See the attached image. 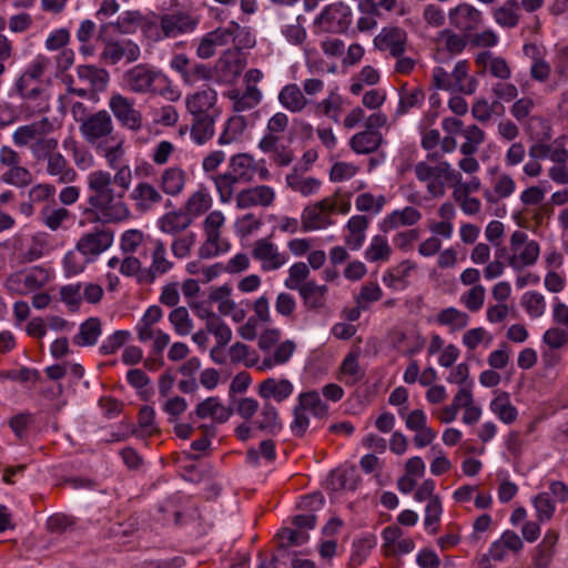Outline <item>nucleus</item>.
Listing matches in <instances>:
<instances>
[{"label": "nucleus", "mask_w": 568, "mask_h": 568, "mask_svg": "<svg viewBox=\"0 0 568 568\" xmlns=\"http://www.w3.org/2000/svg\"><path fill=\"white\" fill-rule=\"evenodd\" d=\"M417 180L426 184L427 193L432 197H442L446 193V186H454L453 197L460 205L469 196L460 186L462 174L448 162H438L429 165L426 162H418L414 166Z\"/></svg>", "instance_id": "1"}, {"label": "nucleus", "mask_w": 568, "mask_h": 568, "mask_svg": "<svg viewBox=\"0 0 568 568\" xmlns=\"http://www.w3.org/2000/svg\"><path fill=\"white\" fill-rule=\"evenodd\" d=\"M123 83L130 91L138 94H158L172 101L180 95L162 71L148 64H138L125 71Z\"/></svg>", "instance_id": "2"}, {"label": "nucleus", "mask_w": 568, "mask_h": 568, "mask_svg": "<svg viewBox=\"0 0 568 568\" xmlns=\"http://www.w3.org/2000/svg\"><path fill=\"white\" fill-rule=\"evenodd\" d=\"M245 41H240L232 49L224 51L222 57L217 60L214 67V75L217 82L224 84H232L239 78L241 72L246 65V60L242 53V48H252L255 45V41L252 38H243Z\"/></svg>", "instance_id": "3"}, {"label": "nucleus", "mask_w": 568, "mask_h": 568, "mask_svg": "<svg viewBox=\"0 0 568 568\" xmlns=\"http://www.w3.org/2000/svg\"><path fill=\"white\" fill-rule=\"evenodd\" d=\"M225 216L221 211H212L206 215L203 222L205 240L199 248L200 257L211 258L229 251L230 243L222 237Z\"/></svg>", "instance_id": "4"}, {"label": "nucleus", "mask_w": 568, "mask_h": 568, "mask_svg": "<svg viewBox=\"0 0 568 568\" xmlns=\"http://www.w3.org/2000/svg\"><path fill=\"white\" fill-rule=\"evenodd\" d=\"M539 122L545 131L541 135L534 136L535 142L529 146L528 154L532 160H544L549 158L552 162H561L568 158V150L564 143H559L556 140L554 143H549L551 139V129L547 124V121L541 116H532L529 120L527 131L530 130L532 122Z\"/></svg>", "instance_id": "5"}, {"label": "nucleus", "mask_w": 568, "mask_h": 568, "mask_svg": "<svg viewBox=\"0 0 568 568\" xmlns=\"http://www.w3.org/2000/svg\"><path fill=\"white\" fill-rule=\"evenodd\" d=\"M509 246L511 254L508 256L507 262L514 270L530 266L539 257V244L534 240L529 241L527 234L523 231H515L511 234Z\"/></svg>", "instance_id": "6"}, {"label": "nucleus", "mask_w": 568, "mask_h": 568, "mask_svg": "<svg viewBox=\"0 0 568 568\" xmlns=\"http://www.w3.org/2000/svg\"><path fill=\"white\" fill-rule=\"evenodd\" d=\"M315 23L321 32L344 33L352 23V10L344 2L327 6L316 18Z\"/></svg>", "instance_id": "7"}, {"label": "nucleus", "mask_w": 568, "mask_h": 568, "mask_svg": "<svg viewBox=\"0 0 568 568\" xmlns=\"http://www.w3.org/2000/svg\"><path fill=\"white\" fill-rule=\"evenodd\" d=\"M92 209L103 223H121L131 217L129 205L124 201V193H110L108 197L102 199Z\"/></svg>", "instance_id": "8"}, {"label": "nucleus", "mask_w": 568, "mask_h": 568, "mask_svg": "<svg viewBox=\"0 0 568 568\" xmlns=\"http://www.w3.org/2000/svg\"><path fill=\"white\" fill-rule=\"evenodd\" d=\"M109 108L115 119L125 128L139 131L143 125V116L134 108V101L120 93H113L109 100Z\"/></svg>", "instance_id": "9"}, {"label": "nucleus", "mask_w": 568, "mask_h": 568, "mask_svg": "<svg viewBox=\"0 0 568 568\" xmlns=\"http://www.w3.org/2000/svg\"><path fill=\"white\" fill-rule=\"evenodd\" d=\"M336 203L332 197H325L314 205H308L302 213V230L307 232L331 224L329 216L335 212Z\"/></svg>", "instance_id": "10"}, {"label": "nucleus", "mask_w": 568, "mask_h": 568, "mask_svg": "<svg viewBox=\"0 0 568 568\" xmlns=\"http://www.w3.org/2000/svg\"><path fill=\"white\" fill-rule=\"evenodd\" d=\"M134 209L140 213H148L154 210L164 201V195L159 187L148 181L138 182L129 194Z\"/></svg>", "instance_id": "11"}, {"label": "nucleus", "mask_w": 568, "mask_h": 568, "mask_svg": "<svg viewBox=\"0 0 568 568\" xmlns=\"http://www.w3.org/2000/svg\"><path fill=\"white\" fill-rule=\"evenodd\" d=\"M113 239V231L95 227L78 240L75 248L85 257L98 256L112 245Z\"/></svg>", "instance_id": "12"}, {"label": "nucleus", "mask_w": 568, "mask_h": 568, "mask_svg": "<svg viewBox=\"0 0 568 568\" xmlns=\"http://www.w3.org/2000/svg\"><path fill=\"white\" fill-rule=\"evenodd\" d=\"M252 256L261 263L263 271L278 270L287 262L285 253L268 239L256 240L252 245Z\"/></svg>", "instance_id": "13"}, {"label": "nucleus", "mask_w": 568, "mask_h": 568, "mask_svg": "<svg viewBox=\"0 0 568 568\" xmlns=\"http://www.w3.org/2000/svg\"><path fill=\"white\" fill-rule=\"evenodd\" d=\"M399 415L405 419L407 429L416 433L413 438L416 447L423 448L434 442L437 433L427 426V417L424 410L414 409L407 415H404L403 409H400Z\"/></svg>", "instance_id": "14"}, {"label": "nucleus", "mask_w": 568, "mask_h": 568, "mask_svg": "<svg viewBox=\"0 0 568 568\" xmlns=\"http://www.w3.org/2000/svg\"><path fill=\"white\" fill-rule=\"evenodd\" d=\"M113 121L108 111H98L80 125V133L89 143L108 138L113 132Z\"/></svg>", "instance_id": "15"}, {"label": "nucleus", "mask_w": 568, "mask_h": 568, "mask_svg": "<svg viewBox=\"0 0 568 568\" xmlns=\"http://www.w3.org/2000/svg\"><path fill=\"white\" fill-rule=\"evenodd\" d=\"M140 57V48L129 39L111 40L104 43L101 60L109 64H116L121 60L133 62Z\"/></svg>", "instance_id": "16"}, {"label": "nucleus", "mask_w": 568, "mask_h": 568, "mask_svg": "<svg viewBox=\"0 0 568 568\" xmlns=\"http://www.w3.org/2000/svg\"><path fill=\"white\" fill-rule=\"evenodd\" d=\"M187 181V173L181 165H171L161 171L158 185L163 195L175 197L184 192Z\"/></svg>", "instance_id": "17"}, {"label": "nucleus", "mask_w": 568, "mask_h": 568, "mask_svg": "<svg viewBox=\"0 0 568 568\" xmlns=\"http://www.w3.org/2000/svg\"><path fill=\"white\" fill-rule=\"evenodd\" d=\"M49 61L39 57L32 62L17 82V90L23 98H33L40 92V78L47 69Z\"/></svg>", "instance_id": "18"}, {"label": "nucleus", "mask_w": 568, "mask_h": 568, "mask_svg": "<svg viewBox=\"0 0 568 568\" xmlns=\"http://www.w3.org/2000/svg\"><path fill=\"white\" fill-rule=\"evenodd\" d=\"M275 201V192L271 186L256 185L240 191L236 195L237 209L245 210L252 206L268 207Z\"/></svg>", "instance_id": "19"}, {"label": "nucleus", "mask_w": 568, "mask_h": 568, "mask_svg": "<svg viewBox=\"0 0 568 568\" xmlns=\"http://www.w3.org/2000/svg\"><path fill=\"white\" fill-rule=\"evenodd\" d=\"M151 257L150 267L143 271L139 278L140 282L146 284H152L156 277L171 271L174 265L173 262L168 258L165 245L160 240L155 241Z\"/></svg>", "instance_id": "20"}, {"label": "nucleus", "mask_w": 568, "mask_h": 568, "mask_svg": "<svg viewBox=\"0 0 568 568\" xmlns=\"http://www.w3.org/2000/svg\"><path fill=\"white\" fill-rule=\"evenodd\" d=\"M448 18L452 26L465 32L477 30L483 22L481 12L468 3H462L452 9Z\"/></svg>", "instance_id": "21"}, {"label": "nucleus", "mask_w": 568, "mask_h": 568, "mask_svg": "<svg viewBox=\"0 0 568 568\" xmlns=\"http://www.w3.org/2000/svg\"><path fill=\"white\" fill-rule=\"evenodd\" d=\"M217 93L211 88L200 90L186 97V108L192 115H220L216 108Z\"/></svg>", "instance_id": "22"}, {"label": "nucleus", "mask_w": 568, "mask_h": 568, "mask_svg": "<svg viewBox=\"0 0 568 568\" xmlns=\"http://www.w3.org/2000/svg\"><path fill=\"white\" fill-rule=\"evenodd\" d=\"M559 532L548 529L541 541L535 547L531 560L535 568H548L555 557Z\"/></svg>", "instance_id": "23"}, {"label": "nucleus", "mask_w": 568, "mask_h": 568, "mask_svg": "<svg viewBox=\"0 0 568 568\" xmlns=\"http://www.w3.org/2000/svg\"><path fill=\"white\" fill-rule=\"evenodd\" d=\"M294 392L293 384L286 378L270 377L258 384L257 394L265 402L274 399L281 403L288 398Z\"/></svg>", "instance_id": "24"}, {"label": "nucleus", "mask_w": 568, "mask_h": 568, "mask_svg": "<svg viewBox=\"0 0 568 568\" xmlns=\"http://www.w3.org/2000/svg\"><path fill=\"white\" fill-rule=\"evenodd\" d=\"M262 152L271 154V160L278 166H287L294 160V152L287 145L280 142V138L273 134H265L258 142Z\"/></svg>", "instance_id": "25"}, {"label": "nucleus", "mask_w": 568, "mask_h": 568, "mask_svg": "<svg viewBox=\"0 0 568 568\" xmlns=\"http://www.w3.org/2000/svg\"><path fill=\"white\" fill-rule=\"evenodd\" d=\"M206 332L215 337L216 345L211 349V357L215 363L223 364L224 358H216L215 353L222 352L223 348L232 339V331L230 326L221 318L217 314L209 316L207 323H205Z\"/></svg>", "instance_id": "26"}, {"label": "nucleus", "mask_w": 568, "mask_h": 568, "mask_svg": "<svg viewBox=\"0 0 568 568\" xmlns=\"http://www.w3.org/2000/svg\"><path fill=\"white\" fill-rule=\"evenodd\" d=\"M88 189L90 195L88 204L92 207L99 201L115 192L112 187V175L102 170L93 171L88 176Z\"/></svg>", "instance_id": "27"}, {"label": "nucleus", "mask_w": 568, "mask_h": 568, "mask_svg": "<svg viewBox=\"0 0 568 568\" xmlns=\"http://www.w3.org/2000/svg\"><path fill=\"white\" fill-rule=\"evenodd\" d=\"M257 412L258 415L253 422L256 429L270 435H276L283 429L278 410L271 402H264Z\"/></svg>", "instance_id": "28"}, {"label": "nucleus", "mask_w": 568, "mask_h": 568, "mask_svg": "<svg viewBox=\"0 0 568 568\" xmlns=\"http://www.w3.org/2000/svg\"><path fill=\"white\" fill-rule=\"evenodd\" d=\"M53 123L48 118H42L31 124L20 126L13 133V141L17 145H28L32 140H38L52 132Z\"/></svg>", "instance_id": "29"}, {"label": "nucleus", "mask_w": 568, "mask_h": 568, "mask_svg": "<svg viewBox=\"0 0 568 568\" xmlns=\"http://www.w3.org/2000/svg\"><path fill=\"white\" fill-rule=\"evenodd\" d=\"M422 219V213L413 207L406 206L403 210L393 211L387 215L381 223V230L383 232H389L402 226H413L417 224Z\"/></svg>", "instance_id": "30"}, {"label": "nucleus", "mask_w": 568, "mask_h": 568, "mask_svg": "<svg viewBox=\"0 0 568 568\" xmlns=\"http://www.w3.org/2000/svg\"><path fill=\"white\" fill-rule=\"evenodd\" d=\"M192 223V219L180 209L164 213L159 219L158 226L163 233L176 236L186 231Z\"/></svg>", "instance_id": "31"}, {"label": "nucleus", "mask_w": 568, "mask_h": 568, "mask_svg": "<svg viewBox=\"0 0 568 568\" xmlns=\"http://www.w3.org/2000/svg\"><path fill=\"white\" fill-rule=\"evenodd\" d=\"M229 169V173L241 183H248L256 172V162L252 155L239 153L231 158Z\"/></svg>", "instance_id": "32"}, {"label": "nucleus", "mask_w": 568, "mask_h": 568, "mask_svg": "<svg viewBox=\"0 0 568 568\" xmlns=\"http://www.w3.org/2000/svg\"><path fill=\"white\" fill-rule=\"evenodd\" d=\"M196 417H211L219 424L225 423L233 414L232 408L225 407L217 397H209L201 402L195 409Z\"/></svg>", "instance_id": "33"}, {"label": "nucleus", "mask_w": 568, "mask_h": 568, "mask_svg": "<svg viewBox=\"0 0 568 568\" xmlns=\"http://www.w3.org/2000/svg\"><path fill=\"white\" fill-rule=\"evenodd\" d=\"M384 138L381 132L361 131L349 140V148L357 154H372L383 144Z\"/></svg>", "instance_id": "34"}, {"label": "nucleus", "mask_w": 568, "mask_h": 568, "mask_svg": "<svg viewBox=\"0 0 568 568\" xmlns=\"http://www.w3.org/2000/svg\"><path fill=\"white\" fill-rule=\"evenodd\" d=\"M303 304L308 310H320L326 304L327 286L318 285L314 281L305 282L298 290Z\"/></svg>", "instance_id": "35"}, {"label": "nucleus", "mask_w": 568, "mask_h": 568, "mask_svg": "<svg viewBox=\"0 0 568 568\" xmlns=\"http://www.w3.org/2000/svg\"><path fill=\"white\" fill-rule=\"evenodd\" d=\"M495 22L505 29L518 26L520 20V3L517 0H506L503 4L493 9Z\"/></svg>", "instance_id": "36"}, {"label": "nucleus", "mask_w": 568, "mask_h": 568, "mask_svg": "<svg viewBox=\"0 0 568 568\" xmlns=\"http://www.w3.org/2000/svg\"><path fill=\"white\" fill-rule=\"evenodd\" d=\"M195 26L196 21L189 13L184 12H173L163 16L161 19V27L165 36L192 32Z\"/></svg>", "instance_id": "37"}, {"label": "nucleus", "mask_w": 568, "mask_h": 568, "mask_svg": "<svg viewBox=\"0 0 568 568\" xmlns=\"http://www.w3.org/2000/svg\"><path fill=\"white\" fill-rule=\"evenodd\" d=\"M368 225L369 219L365 215H355L348 220L345 243L351 250H358L363 245Z\"/></svg>", "instance_id": "38"}, {"label": "nucleus", "mask_w": 568, "mask_h": 568, "mask_svg": "<svg viewBox=\"0 0 568 568\" xmlns=\"http://www.w3.org/2000/svg\"><path fill=\"white\" fill-rule=\"evenodd\" d=\"M217 116L212 114L193 115L191 136L195 143L204 144L213 138Z\"/></svg>", "instance_id": "39"}, {"label": "nucleus", "mask_w": 568, "mask_h": 568, "mask_svg": "<svg viewBox=\"0 0 568 568\" xmlns=\"http://www.w3.org/2000/svg\"><path fill=\"white\" fill-rule=\"evenodd\" d=\"M475 62L478 67H483V69L489 68L491 75L500 80H507L511 75L507 61L500 57H493L489 51L478 53L475 58Z\"/></svg>", "instance_id": "40"}, {"label": "nucleus", "mask_w": 568, "mask_h": 568, "mask_svg": "<svg viewBox=\"0 0 568 568\" xmlns=\"http://www.w3.org/2000/svg\"><path fill=\"white\" fill-rule=\"evenodd\" d=\"M102 333V323L98 317H90L81 323L79 333L73 337L74 345L80 347L95 345Z\"/></svg>", "instance_id": "41"}, {"label": "nucleus", "mask_w": 568, "mask_h": 568, "mask_svg": "<svg viewBox=\"0 0 568 568\" xmlns=\"http://www.w3.org/2000/svg\"><path fill=\"white\" fill-rule=\"evenodd\" d=\"M77 74L81 81L89 84L92 92L103 91L110 79L108 71L93 65H80Z\"/></svg>", "instance_id": "42"}, {"label": "nucleus", "mask_w": 568, "mask_h": 568, "mask_svg": "<svg viewBox=\"0 0 568 568\" xmlns=\"http://www.w3.org/2000/svg\"><path fill=\"white\" fill-rule=\"evenodd\" d=\"M47 172L58 178L59 183H71L75 180L77 173L61 153H55L47 159Z\"/></svg>", "instance_id": "43"}, {"label": "nucleus", "mask_w": 568, "mask_h": 568, "mask_svg": "<svg viewBox=\"0 0 568 568\" xmlns=\"http://www.w3.org/2000/svg\"><path fill=\"white\" fill-rule=\"evenodd\" d=\"M229 98L233 101L234 111L243 112L255 108L261 102L262 92L256 85H250L243 92L231 91Z\"/></svg>", "instance_id": "44"}, {"label": "nucleus", "mask_w": 568, "mask_h": 568, "mask_svg": "<svg viewBox=\"0 0 568 568\" xmlns=\"http://www.w3.org/2000/svg\"><path fill=\"white\" fill-rule=\"evenodd\" d=\"M211 205L212 199L210 194L205 189L201 187L187 197L182 210L193 220L207 212Z\"/></svg>", "instance_id": "45"}, {"label": "nucleus", "mask_w": 568, "mask_h": 568, "mask_svg": "<svg viewBox=\"0 0 568 568\" xmlns=\"http://www.w3.org/2000/svg\"><path fill=\"white\" fill-rule=\"evenodd\" d=\"M490 409L505 424H513L518 416V410L506 392L498 393L490 403Z\"/></svg>", "instance_id": "46"}, {"label": "nucleus", "mask_w": 568, "mask_h": 568, "mask_svg": "<svg viewBox=\"0 0 568 568\" xmlns=\"http://www.w3.org/2000/svg\"><path fill=\"white\" fill-rule=\"evenodd\" d=\"M516 189L514 179L506 173L499 174L494 180L493 191H485L484 196L489 203H497L500 199L510 196Z\"/></svg>", "instance_id": "47"}, {"label": "nucleus", "mask_w": 568, "mask_h": 568, "mask_svg": "<svg viewBox=\"0 0 568 568\" xmlns=\"http://www.w3.org/2000/svg\"><path fill=\"white\" fill-rule=\"evenodd\" d=\"M278 100L291 112H301L308 102L296 84L285 85L278 94Z\"/></svg>", "instance_id": "48"}, {"label": "nucleus", "mask_w": 568, "mask_h": 568, "mask_svg": "<svg viewBox=\"0 0 568 568\" xmlns=\"http://www.w3.org/2000/svg\"><path fill=\"white\" fill-rule=\"evenodd\" d=\"M469 315L456 307H447L438 312L436 322L448 326L452 332L464 329L469 323Z\"/></svg>", "instance_id": "49"}, {"label": "nucleus", "mask_w": 568, "mask_h": 568, "mask_svg": "<svg viewBox=\"0 0 568 568\" xmlns=\"http://www.w3.org/2000/svg\"><path fill=\"white\" fill-rule=\"evenodd\" d=\"M286 184L293 191L308 196L317 192L321 186V181L311 176L303 178L298 174L297 168H294L292 172L286 175Z\"/></svg>", "instance_id": "50"}, {"label": "nucleus", "mask_w": 568, "mask_h": 568, "mask_svg": "<svg viewBox=\"0 0 568 568\" xmlns=\"http://www.w3.org/2000/svg\"><path fill=\"white\" fill-rule=\"evenodd\" d=\"M450 77L454 82V90L464 94H473L476 91L477 80L468 78L467 61L457 62Z\"/></svg>", "instance_id": "51"}, {"label": "nucleus", "mask_w": 568, "mask_h": 568, "mask_svg": "<svg viewBox=\"0 0 568 568\" xmlns=\"http://www.w3.org/2000/svg\"><path fill=\"white\" fill-rule=\"evenodd\" d=\"M438 39L436 41V49L434 52V59L444 63L449 61L455 54L460 53L466 47L465 38H445L444 44Z\"/></svg>", "instance_id": "52"}, {"label": "nucleus", "mask_w": 568, "mask_h": 568, "mask_svg": "<svg viewBox=\"0 0 568 568\" xmlns=\"http://www.w3.org/2000/svg\"><path fill=\"white\" fill-rule=\"evenodd\" d=\"M146 21L139 11H126L119 17L115 29L120 33L146 32Z\"/></svg>", "instance_id": "53"}, {"label": "nucleus", "mask_w": 568, "mask_h": 568, "mask_svg": "<svg viewBox=\"0 0 568 568\" xmlns=\"http://www.w3.org/2000/svg\"><path fill=\"white\" fill-rule=\"evenodd\" d=\"M465 142L460 145V153L463 155H474L477 153L479 146L485 141V132L477 125H468L462 131Z\"/></svg>", "instance_id": "54"}, {"label": "nucleus", "mask_w": 568, "mask_h": 568, "mask_svg": "<svg viewBox=\"0 0 568 568\" xmlns=\"http://www.w3.org/2000/svg\"><path fill=\"white\" fill-rule=\"evenodd\" d=\"M295 351V343L293 341H285L278 344L273 353L264 356L262 368H272L277 365L286 363Z\"/></svg>", "instance_id": "55"}, {"label": "nucleus", "mask_w": 568, "mask_h": 568, "mask_svg": "<svg viewBox=\"0 0 568 568\" xmlns=\"http://www.w3.org/2000/svg\"><path fill=\"white\" fill-rule=\"evenodd\" d=\"M342 379L347 385H354L364 377V372L358 364V354L351 352L341 365Z\"/></svg>", "instance_id": "56"}, {"label": "nucleus", "mask_w": 568, "mask_h": 568, "mask_svg": "<svg viewBox=\"0 0 568 568\" xmlns=\"http://www.w3.org/2000/svg\"><path fill=\"white\" fill-rule=\"evenodd\" d=\"M245 128L246 121L243 116H231L225 123L224 130L219 138V144L224 145L239 141Z\"/></svg>", "instance_id": "57"}, {"label": "nucleus", "mask_w": 568, "mask_h": 568, "mask_svg": "<svg viewBox=\"0 0 568 568\" xmlns=\"http://www.w3.org/2000/svg\"><path fill=\"white\" fill-rule=\"evenodd\" d=\"M390 255L392 247L383 235L374 236L365 251V258L369 262L388 261Z\"/></svg>", "instance_id": "58"}, {"label": "nucleus", "mask_w": 568, "mask_h": 568, "mask_svg": "<svg viewBox=\"0 0 568 568\" xmlns=\"http://www.w3.org/2000/svg\"><path fill=\"white\" fill-rule=\"evenodd\" d=\"M1 181L17 186V187H27L32 183L33 176L29 169L18 164L6 170L1 176Z\"/></svg>", "instance_id": "59"}, {"label": "nucleus", "mask_w": 568, "mask_h": 568, "mask_svg": "<svg viewBox=\"0 0 568 568\" xmlns=\"http://www.w3.org/2000/svg\"><path fill=\"white\" fill-rule=\"evenodd\" d=\"M298 406L304 410H311L316 417H325L328 413L327 405L321 399L315 390L302 393L298 397Z\"/></svg>", "instance_id": "60"}, {"label": "nucleus", "mask_w": 568, "mask_h": 568, "mask_svg": "<svg viewBox=\"0 0 568 568\" xmlns=\"http://www.w3.org/2000/svg\"><path fill=\"white\" fill-rule=\"evenodd\" d=\"M169 321L180 336H186L193 329V321L184 306L173 308L169 314Z\"/></svg>", "instance_id": "61"}, {"label": "nucleus", "mask_w": 568, "mask_h": 568, "mask_svg": "<svg viewBox=\"0 0 568 568\" xmlns=\"http://www.w3.org/2000/svg\"><path fill=\"white\" fill-rule=\"evenodd\" d=\"M213 181L222 203H229L233 199L235 185L241 183L229 172L215 175Z\"/></svg>", "instance_id": "62"}, {"label": "nucleus", "mask_w": 568, "mask_h": 568, "mask_svg": "<svg viewBox=\"0 0 568 568\" xmlns=\"http://www.w3.org/2000/svg\"><path fill=\"white\" fill-rule=\"evenodd\" d=\"M485 296V287L483 285H475L460 296V302L469 312L475 313L484 306Z\"/></svg>", "instance_id": "63"}, {"label": "nucleus", "mask_w": 568, "mask_h": 568, "mask_svg": "<svg viewBox=\"0 0 568 568\" xmlns=\"http://www.w3.org/2000/svg\"><path fill=\"white\" fill-rule=\"evenodd\" d=\"M534 507L539 523L549 521L555 515V503L547 493H540L534 498Z\"/></svg>", "instance_id": "64"}]
</instances>
